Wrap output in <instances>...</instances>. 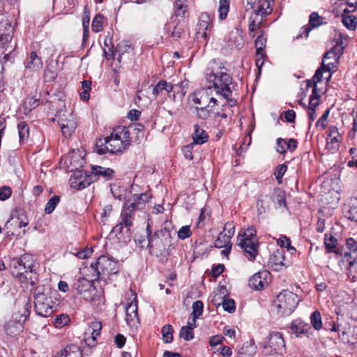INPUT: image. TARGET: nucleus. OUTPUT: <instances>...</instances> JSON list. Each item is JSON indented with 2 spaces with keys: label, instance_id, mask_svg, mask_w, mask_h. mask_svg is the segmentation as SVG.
Instances as JSON below:
<instances>
[{
  "label": "nucleus",
  "instance_id": "nucleus-1",
  "mask_svg": "<svg viewBox=\"0 0 357 357\" xmlns=\"http://www.w3.org/2000/svg\"><path fill=\"white\" fill-rule=\"evenodd\" d=\"M35 260L30 254H24L20 258L13 259L10 261L12 275L18 278L22 283L35 284L36 274L34 271Z\"/></svg>",
  "mask_w": 357,
  "mask_h": 357
},
{
  "label": "nucleus",
  "instance_id": "nucleus-2",
  "mask_svg": "<svg viewBox=\"0 0 357 357\" xmlns=\"http://www.w3.org/2000/svg\"><path fill=\"white\" fill-rule=\"evenodd\" d=\"M149 199L150 195L148 193L134 195L132 197V202L128 200L124 206L121 213V221L113 228L112 231L116 234L123 232L128 234L132 225V218L134 210Z\"/></svg>",
  "mask_w": 357,
  "mask_h": 357
},
{
  "label": "nucleus",
  "instance_id": "nucleus-3",
  "mask_svg": "<svg viewBox=\"0 0 357 357\" xmlns=\"http://www.w3.org/2000/svg\"><path fill=\"white\" fill-rule=\"evenodd\" d=\"M52 291L48 284H40L33 293L34 309L36 312L47 317L55 310L56 306L52 296Z\"/></svg>",
  "mask_w": 357,
  "mask_h": 357
},
{
  "label": "nucleus",
  "instance_id": "nucleus-4",
  "mask_svg": "<svg viewBox=\"0 0 357 357\" xmlns=\"http://www.w3.org/2000/svg\"><path fill=\"white\" fill-rule=\"evenodd\" d=\"M86 271L98 280H105L110 275H114L119 272L118 262L107 256H100L96 263L86 267Z\"/></svg>",
  "mask_w": 357,
  "mask_h": 357
},
{
  "label": "nucleus",
  "instance_id": "nucleus-5",
  "mask_svg": "<svg viewBox=\"0 0 357 357\" xmlns=\"http://www.w3.org/2000/svg\"><path fill=\"white\" fill-rule=\"evenodd\" d=\"M238 245L244 251L246 257L254 260L258 255L259 241L253 227H248L237 236Z\"/></svg>",
  "mask_w": 357,
  "mask_h": 357
},
{
  "label": "nucleus",
  "instance_id": "nucleus-6",
  "mask_svg": "<svg viewBox=\"0 0 357 357\" xmlns=\"http://www.w3.org/2000/svg\"><path fill=\"white\" fill-rule=\"evenodd\" d=\"M83 276L78 278L73 284V287L77 290L83 298L88 301H93L95 299L97 290L93 282L98 279L90 272L84 268L82 273Z\"/></svg>",
  "mask_w": 357,
  "mask_h": 357
},
{
  "label": "nucleus",
  "instance_id": "nucleus-7",
  "mask_svg": "<svg viewBox=\"0 0 357 357\" xmlns=\"http://www.w3.org/2000/svg\"><path fill=\"white\" fill-rule=\"evenodd\" d=\"M224 66H220L216 72L211 73L207 77L208 81L213 82V88L216 90V94L222 97L231 96L232 90L230 85L232 84V78L222 70Z\"/></svg>",
  "mask_w": 357,
  "mask_h": 357
},
{
  "label": "nucleus",
  "instance_id": "nucleus-8",
  "mask_svg": "<svg viewBox=\"0 0 357 357\" xmlns=\"http://www.w3.org/2000/svg\"><path fill=\"white\" fill-rule=\"evenodd\" d=\"M108 138L109 153H117L125 151L130 144V132L125 126L114 129Z\"/></svg>",
  "mask_w": 357,
  "mask_h": 357
},
{
  "label": "nucleus",
  "instance_id": "nucleus-9",
  "mask_svg": "<svg viewBox=\"0 0 357 357\" xmlns=\"http://www.w3.org/2000/svg\"><path fill=\"white\" fill-rule=\"evenodd\" d=\"M272 13L270 3L268 0H263L258 2L255 8L249 17L248 31L251 37H255V31L263 26V22Z\"/></svg>",
  "mask_w": 357,
  "mask_h": 357
},
{
  "label": "nucleus",
  "instance_id": "nucleus-10",
  "mask_svg": "<svg viewBox=\"0 0 357 357\" xmlns=\"http://www.w3.org/2000/svg\"><path fill=\"white\" fill-rule=\"evenodd\" d=\"M286 351L284 340L281 333L271 332L266 337L262 349L265 356L282 355Z\"/></svg>",
  "mask_w": 357,
  "mask_h": 357
},
{
  "label": "nucleus",
  "instance_id": "nucleus-11",
  "mask_svg": "<svg viewBox=\"0 0 357 357\" xmlns=\"http://www.w3.org/2000/svg\"><path fill=\"white\" fill-rule=\"evenodd\" d=\"M277 307L282 315H289L298 303L296 294L289 290H282L277 296Z\"/></svg>",
  "mask_w": 357,
  "mask_h": 357
},
{
  "label": "nucleus",
  "instance_id": "nucleus-12",
  "mask_svg": "<svg viewBox=\"0 0 357 357\" xmlns=\"http://www.w3.org/2000/svg\"><path fill=\"white\" fill-rule=\"evenodd\" d=\"M26 319V311L13 312L10 318L7 320L3 326L4 331L7 335L16 336L24 329V324Z\"/></svg>",
  "mask_w": 357,
  "mask_h": 357
},
{
  "label": "nucleus",
  "instance_id": "nucleus-13",
  "mask_svg": "<svg viewBox=\"0 0 357 357\" xmlns=\"http://www.w3.org/2000/svg\"><path fill=\"white\" fill-rule=\"evenodd\" d=\"M146 231L149 237L148 246L150 248H155L162 251L171 242V234L166 229L157 230L151 235V227L148 225Z\"/></svg>",
  "mask_w": 357,
  "mask_h": 357
},
{
  "label": "nucleus",
  "instance_id": "nucleus-14",
  "mask_svg": "<svg viewBox=\"0 0 357 357\" xmlns=\"http://www.w3.org/2000/svg\"><path fill=\"white\" fill-rule=\"evenodd\" d=\"M56 117L63 135L65 137H70L77 128L75 116L70 112L65 111L64 112H59Z\"/></svg>",
  "mask_w": 357,
  "mask_h": 357
},
{
  "label": "nucleus",
  "instance_id": "nucleus-15",
  "mask_svg": "<svg viewBox=\"0 0 357 357\" xmlns=\"http://www.w3.org/2000/svg\"><path fill=\"white\" fill-rule=\"evenodd\" d=\"M290 265L285 259V252L282 248L277 249L269 257L267 266L274 271H281Z\"/></svg>",
  "mask_w": 357,
  "mask_h": 357
},
{
  "label": "nucleus",
  "instance_id": "nucleus-16",
  "mask_svg": "<svg viewBox=\"0 0 357 357\" xmlns=\"http://www.w3.org/2000/svg\"><path fill=\"white\" fill-rule=\"evenodd\" d=\"M213 27L212 20L207 13H202L198 20L196 27V35L198 39H203V41L207 43L208 40V33Z\"/></svg>",
  "mask_w": 357,
  "mask_h": 357
},
{
  "label": "nucleus",
  "instance_id": "nucleus-17",
  "mask_svg": "<svg viewBox=\"0 0 357 357\" xmlns=\"http://www.w3.org/2000/svg\"><path fill=\"white\" fill-rule=\"evenodd\" d=\"M69 181L72 188L80 190L89 186L93 179H92V176L82 170H76L70 176Z\"/></svg>",
  "mask_w": 357,
  "mask_h": 357
},
{
  "label": "nucleus",
  "instance_id": "nucleus-18",
  "mask_svg": "<svg viewBox=\"0 0 357 357\" xmlns=\"http://www.w3.org/2000/svg\"><path fill=\"white\" fill-rule=\"evenodd\" d=\"M211 89V87L209 86L207 89H202L195 92L192 97V101L195 105L199 107L206 106L208 105H211V103L213 105H218V100L213 97H210L208 93V91Z\"/></svg>",
  "mask_w": 357,
  "mask_h": 357
},
{
  "label": "nucleus",
  "instance_id": "nucleus-19",
  "mask_svg": "<svg viewBox=\"0 0 357 357\" xmlns=\"http://www.w3.org/2000/svg\"><path fill=\"white\" fill-rule=\"evenodd\" d=\"M126 318L127 324L130 326H136L139 323L138 312H137V301L136 295L134 298L128 304L126 309Z\"/></svg>",
  "mask_w": 357,
  "mask_h": 357
},
{
  "label": "nucleus",
  "instance_id": "nucleus-20",
  "mask_svg": "<svg viewBox=\"0 0 357 357\" xmlns=\"http://www.w3.org/2000/svg\"><path fill=\"white\" fill-rule=\"evenodd\" d=\"M92 179H102L104 181L111 180L114 176V171L111 168H107L101 166H92L91 174Z\"/></svg>",
  "mask_w": 357,
  "mask_h": 357
},
{
  "label": "nucleus",
  "instance_id": "nucleus-21",
  "mask_svg": "<svg viewBox=\"0 0 357 357\" xmlns=\"http://www.w3.org/2000/svg\"><path fill=\"white\" fill-rule=\"evenodd\" d=\"M291 328V331L296 334L297 337H301L302 335L310 337L312 333L311 326L308 324L301 321H293Z\"/></svg>",
  "mask_w": 357,
  "mask_h": 357
},
{
  "label": "nucleus",
  "instance_id": "nucleus-22",
  "mask_svg": "<svg viewBox=\"0 0 357 357\" xmlns=\"http://www.w3.org/2000/svg\"><path fill=\"white\" fill-rule=\"evenodd\" d=\"M297 140L295 139L278 138L276 151L280 154L286 153L287 150L294 151L297 147Z\"/></svg>",
  "mask_w": 357,
  "mask_h": 357
},
{
  "label": "nucleus",
  "instance_id": "nucleus-23",
  "mask_svg": "<svg viewBox=\"0 0 357 357\" xmlns=\"http://www.w3.org/2000/svg\"><path fill=\"white\" fill-rule=\"evenodd\" d=\"M268 273L266 271L259 272L253 275L249 280V286L255 290H260L267 283L265 280Z\"/></svg>",
  "mask_w": 357,
  "mask_h": 357
},
{
  "label": "nucleus",
  "instance_id": "nucleus-24",
  "mask_svg": "<svg viewBox=\"0 0 357 357\" xmlns=\"http://www.w3.org/2000/svg\"><path fill=\"white\" fill-rule=\"evenodd\" d=\"M342 338L344 342L351 344H355L357 341V325L346 326L342 333Z\"/></svg>",
  "mask_w": 357,
  "mask_h": 357
},
{
  "label": "nucleus",
  "instance_id": "nucleus-25",
  "mask_svg": "<svg viewBox=\"0 0 357 357\" xmlns=\"http://www.w3.org/2000/svg\"><path fill=\"white\" fill-rule=\"evenodd\" d=\"M43 61L35 52H31L27 59L26 67L31 71H38L43 68Z\"/></svg>",
  "mask_w": 357,
  "mask_h": 357
},
{
  "label": "nucleus",
  "instance_id": "nucleus-26",
  "mask_svg": "<svg viewBox=\"0 0 357 357\" xmlns=\"http://www.w3.org/2000/svg\"><path fill=\"white\" fill-rule=\"evenodd\" d=\"M343 46L342 43H337L334 47H333L329 51L326 52L324 56L323 61H324V63L326 62V59H332L335 61V63H337L339 58L342 55L343 52Z\"/></svg>",
  "mask_w": 357,
  "mask_h": 357
},
{
  "label": "nucleus",
  "instance_id": "nucleus-27",
  "mask_svg": "<svg viewBox=\"0 0 357 357\" xmlns=\"http://www.w3.org/2000/svg\"><path fill=\"white\" fill-rule=\"evenodd\" d=\"M54 357H82V352L76 345H69L60 353H57Z\"/></svg>",
  "mask_w": 357,
  "mask_h": 357
},
{
  "label": "nucleus",
  "instance_id": "nucleus-28",
  "mask_svg": "<svg viewBox=\"0 0 357 357\" xmlns=\"http://www.w3.org/2000/svg\"><path fill=\"white\" fill-rule=\"evenodd\" d=\"M133 49L130 46L126 44H119L115 49V51L113 52L114 59L116 58L119 63H121L123 61V55L125 53L132 54Z\"/></svg>",
  "mask_w": 357,
  "mask_h": 357
},
{
  "label": "nucleus",
  "instance_id": "nucleus-29",
  "mask_svg": "<svg viewBox=\"0 0 357 357\" xmlns=\"http://www.w3.org/2000/svg\"><path fill=\"white\" fill-rule=\"evenodd\" d=\"M193 142L195 144H202L207 142L208 135L203 129L200 128L198 125L194 126Z\"/></svg>",
  "mask_w": 357,
  "mask_h": 357
},
{
  "label": "nucleus",
  "instance_id": "nucleus-30",
  "mask_svg": "<svg viewBox=\"0 0 357 357\" xmlns=\"http://www.w3.org/2000/svg\"><path fill=\"white\" fill-rule=\"evenodd\" d=\"M271 197L268 195H260L258 197L257 207L259 214L266 213L270 208Z\"/></svg>",
  "mask_w": 357,
  "mask_h": 357
},
{
  "label": "nucleus",
  "instance_id": "nucleus-31",
  "mask_svg": "<svg viewBox=\"0 0 357 357\" xmlns=\"http://www.w3.org/2000/svg\"><path fill=\"white\" fill-rule=\"evenodd\" d=\"M271 200L278 206H286V194L284 191L280 189L274 190L271 197Z\"/></svg>",
  "mask_w": 357,
  "mask_h": 357
},
{
  "label": "nucleus",
  "instance_id": "nucleus-32",
  "mask_svg": "<svg viewBox=\"0 0 357 357\" xmlns=\"http://www.w3.org/2000/svg\"><path fill=\"white\" fill-rule=\"evenodd\" d=\"M14 28L8 20L0 22V36H7V38H13Z\"/></svg>",
  "mask_w": 357,
  "mask_h": 357
},
{
  "label": "nucleus",
  "instance_id": "nucleus-33",
  "mask_svg": "<svg viewBox=\"0 0 357 357\" xmlns=\"http://www.w3.org/2000/svg\"><path fill=\"white\" fill-rule=\"evenodd\" d=\"M256 353V347L252 342H246L240 349L238 357H252Z\"/></svg>",
  "mask_w": 357,
  "mask_h": 357
},
{
  "label": "nucleus",
  "instance_id": "nucleus-34",
  "mask_svg": "<svg viewBox=\"0 0 357 357\" xmlns=\"http://www.w3.org/2000/svg\"><path fill=\"white\" fill-rule=\"evenodd\" d=\"M215 105H208L202 107L196 106L197 116L202 119H206L212 114V109Z\"/></svg>",
  "mask_w": 357,
  "mask_h": 357
},
{
  "label": "nucleus",
  "instance_id": "nucleus-35",
  "mask_svg": "<svg viewBox=\"0 0 357 357\" xmlns=\"http://www.w3.org/2000/svg\"><path fill=\"white\" fill-rule=\"evenodd\" d=\"M342 23L349 30H355L356 28V17L348 13H343Z\"/></svg>",
  "mask_w": 357,
  "mask_h": 357
},
{
  "label": "nucleus",
  "instance_id": "nucleus-36",
  "mask_svg": "<svg viewBox=\"0 0 357 357\" xmlns=\"http://www.w3.org/2000/svg\"><path fill=\"white\" fill-rule=\"evenodd\" d=\"M96 150L99 155L105 154L107 152L109 153V146L108 143V138L99 139L96 143Z\"/></svg>",
  "mask_w": 357,
  "mask_h": 357
},
{
  "label": "nucleus",
  "instance_id": "nucleus-37",
  "mask_svg": "<svg viewBox=\"0 0 357 357\" xmlns=\"http://www.w3.org/2000/svg\"><path fill=\"white\" fill-rule=\"evenodd\" d=\"M102 329V324L100 321H92L89 326L88 331L91 334L93 341H95L100 335Z\"/></svg>",
  "mask_w": 357,
  "mask_h": 357
},
{
  "label": "nucleus",
  "instance_id": "nucleus-38",
  "mask_svg": "<svg viewBox=\"0 0 357 357\" xmlns=\"http://www.w3.org/2000/svg\"><path fill=\"white\" fill-rule=\"evenodd\" d=\"M229 245H232L231 239L228 238L224 232H221L214 242V246L217 248H222Z\"/></svg>",
  "mask_w": 357,
  "mask_h": 357
},
{
  "label": "nucleus",
  "instance_id": "nucleus-39",
  "mask_svg": "<svg viewBox=\"0 0 357 357\" xmlns=\"http://www.w3.org/2000/svg\"><path fill=\"white\" fill-rule=\"evenodd\" d=\"M310 322L315 330L319 331L322 328V319L319 311L317 310L312 313L310 315Z\"/></svg>",
  "mask_w": 357,
  "mask_h": 357
},
{
  "label": "nucleus",
  "instance_id": "nucleus-40",
  "mask_svg": "<svg viewBox=\"0 0 357 357\" xmlns=\"http://www.w3.org/2000/svg\"><path fill=\"white\" fill-rule=\"evenodd\" d=\"M229 10V0H220L219 2V17L220 20H225L227 17Z\"/></svg>",
  "mask_w": 357,
  "mask_h": 357
},
{
  "label": "nucleus",
  "instance_id": "nucleus-41",
  "mask_svg": "<svg viewBox=\"0 0 357 357\" xmlns=\"http://www.w3.org/2000/svg\"><path fill=\"white\" fill-rule=\"evenodd\" d=\"M13 224L16 225L19 228H22L23 227H26L28 225L29 222L26 220V217H18L16 220H9L6 222L5 225V229L8 230L10 227L12 226Z\"/></svg>",
  "mask_w": 357,
  "mask_h": 357
},
{
  "label": "nucleus",
  "instance_id": "nucleus-42",
  "mask_svg": "<svg viewBox=\"0 0 357 357\" xmlns=\"http://www.w3.org/2000/svg\"><path fill=\"white\" fill-rule=\"evenodd\" d=\"M162 340L165 343H170L173 340V328L171 325H165L162 328Z\"/></svg>",
  "mask_w": 357,
  "mask_h": 357
},
{
  "label": "nucleus",
  "instance_id": "nucleus-43",
  "mask_svg": "<svg viewBox=\"0 0 357 357\" xmlns=\"http://www.w3.org/2000/svg\"><path fill=\"white\" fill-rule=\"evenodd\" d=\"M17 130L19 134V138L20 141H24L27 139L29 133V128L28 125L24 122L21 121L17 125Z\"/></svg>",
  "mask_w": 357,
  "mask_h": 357
},
{
  "label": "nucleus",
  "instance_id": "nucleus-44",
  "mask_svg": "<svg viewBox=\"0 0 357 357\" xmlns=\"http://www.w3.org/2000/svg\"><path fill=\"white\" fill-rule=\"evenodd\" d=\"M103 18H104V17L102 15L98 14L93 19L91 27H92V30L94 32L98 33L102 30Z\"/></svg>",
  "mask_w": 357,
  "mask_h": 357
},
{
  "label": "nucleus",
  "instance_id": "nucleus-45",
  "mask_svg": "<svg viewBox=\"0 0 357 357\" xmlns=\"http://www.w3.org/2000/svg\"><path fill=\"white\" fill-rule=\"evenodd\" d=\"M204 308V304L201 301H197L192 304V316L193 317V321L195 322L196 319L202 314Z\"/></svg>",
  "mask_w": 357,
  "mask_h": 357
},
{
  "label": "nucleus",
  "instance_id": "nucleus-46",
  "mask_svg": "<svg viewBox=\"0 0 357 357\" xmlns=\"http://www.w3.org/2000/svg\"><path fill=\"white\" fill-rule=\"evenodd\" d=\"M59 201L60 197L57 195H54L51 199H50L45 208V213H52L59 204Z\"/></svg>",
  "mask_w": 357,
  "mask_h": 357
},
{
  "label": "nucleus",
  "instance_id": "nucleus-47",
  "mask_svg": "<svg viewBox=\"0 0 357 357\" xmlns=\"http://www.w3.org/2000/svg\"><path fill=\"white\" fill-rule=\"evenodd\" d=\"M267 36L264 31H261L255 42L256 50H264L266 43Z\"/></svg>",
  "mask_w": 357,
  "mask_h": 357
},
{
  "label": "nucleus",
  "instance_id": "nucleus-48",
  "mask_svg": "<svg viewBox=\"0 0 357 357\" xmlns=\"http://www.w3.org/2000/svg\"><path fill=\"white\" fill-rule=\"evenodd\" d=\"M179 336L186 341H189L193 338L192 327L190 326H183L180 331Z\"/></svg>",
  "mask_w": 357,
  "mask_h": 357
},
{
  "label": "nucleus",
  "instance_id": "nucleus-49",
  "mask_svg": "<svg viewBox=\"0 0 357 357\" xmlns=\"http://www.w3.org/2000/svg\"><path fill=\"white\" fill-rule=\"evenodd\" d=\"M221 305L225 311H227L229 313H233L236 310L235 302L233 299L227 298L225 296L222 298V301Z\"/></svg>",
  "mask_w": 357,
  "mask_h": 357
},
{
  "label": "nucleus",
  "instance_id": "nucleus-50",
  "mask_svg": "<svg viewBox=\"0 0 357 357\" xmlns=\"http://www.w3.org/2000/svg\"><path fill=\"white\" fill-rule=\"evenodd\" d=\"M70 321V317L67 314H61L57 316L54 321V325L56 328H62L67 325Z\"/></svg>",
  "mask_w": 357,
  "mask_h": 357
},
{
  "label": "nucleus",
  "instance_id": "nucleus-51",
  "mask_svg": "<svg viewBox=\"0 0 357 357\" xmlns=\"http://www.w3.org/2000/svg\"><path fill=\"white\" fill-rule=\"evenodd\" d=\"M287 167L285 164H281L278 165L274 172V175L275 176L276 180L278 181V183L280 184L282 183V178L287 172Z\"/></svg>",
  "mask_w": 357,
  "mask_h": 357
},
{
  "label": "nucleus",
  "instance_id": "nucleus-52",
  "mask_svg": "<svg viewBox=\"0 0 357 357\" xmlns=\"http://www.w3.org/2000/svg\"><path fill=\"white\" fill-rule=\"evenodd\" d=\"M346 246L349 251L351 252L353 256L352 261L354 259H357V244L356 241L353 238H349L347 240Z\"/></svg>",
  "mask_w": 357,
  "mask_h": 357
},
{
  "label": "nucleus",
  "instance_id": "nucleus-53",
  "mask_svg": "<svg viewBox=\"0 0 357 357\" xmlns=\"http://www.w3.org/2000/svg\"><path fill=\"white\" fill-rule=\"evenodd\" d=\"M325 247L328 251H331L335 248L337 244V239L331 234L325 235L324 241Z\"/></svg>",
  "mask_w": 357,
  "mask_h": 357
},
{
  "label": "nucleus",
  "instance_id": "nucleus-54",
  "mask_svg": "<svg viewBox=\"0 0 357 357\" xmlns=\"http://www.w3.org/2000/svg\"><path fill=\"white\" fill-rule=\"evenodd\" d=\"M227 289L225 287H221V288L219 290V293L215 294L212 300L213 303L215 305L220 306L222 303V298L225 297V294L226 292Z\"/></svg>",
  "mask_w": 357,
  "mask_h": 357
},
{
  "label": "nucleus",
  "instance_id": "nucleus-55",
  "mask_svg": "<svg viewBox=\"0 0 357 357\" xmlns=\"http://www.w3.org/2000/svg\"><path fill=\"white\" fill-rule=\"evenodd\" d=\"M309 22L312 27H317L323 24V18L314 12L310 15Z\"/></svg>",
  "mask_w": 357,
  "mask_h": 357
},
{
  "label": "nucleus",
  "instance_id": "nucleus-56",
  "mask_svg": "<svg viewBox=\"0 0 357 357\" xmlns=\"http://www.w3.org/2000/svg\"><path fill=\"white\" fill-rule=\"evenodd\" d=\"M339 137H328L326 147L330 151H335L339 147Z\"/></svg>",
  "mask_w": 357,
  "mask_h": 357
},
{
  "label": "nucleus",
  "instance_id": "nucleus-57",
  "mask_svg": "<svg viewBox=\"0 0 357 357\" xmlns=\"http://www.w3.org/2000/svg\"><path fill=\"white\" fill-rule=\"evenodd\" d=\"M225 234L230 239L234 234L235 232V226L233 222H227L225 224L223 231Z\"/></svg>",
  "mask_w": 357,
  "mask_h": 357
},
{
  "label": "nucleus",
  "instance_id": "nucleus-58",
  "mask_svg": "<svg viewBox=\"0 0 357 357\" xmlns=\"http://www.w3.org/2000/svg\"><path fill=\"white\" fill-rule=\"evenodd\" d=\"M329 114H330V110L329 109L326 110L324 112V114H322V116L317 121L316 126L317 127L320 126L321 129H325L327 126V120H328Z\"/></svg>",
  "mask_w": 357,
  "mask_h": 357
},
{
  "label": "nucleus",
  "instance_id": "nucleus-59",
  "mask_svg": "<svg viewBox=\"0 0 357 357\" xmlns=\"http://www.w3.org/2000/svg\"><path fill=\"white\" fill-rule=\"evenodd\" d=\"M191 230L190 226H183L178 231V237L180 239H185L191 236Z\"/></svg>",
  "mask_w": 357,
  "mask_h": 357
},
{
  "label": "nucleus",
  "instance_id": "nucleus-60",
  "mask_svg": "<svg viewBox=\"0 0 357 357\" xmlns=\"http://www.w3.org/2000/svg\"><path fill=\"white\" fill-rule=\"evenodd\" d=\"M93 253V249L91 248H85L84 249L76 252L75 255L82 259H85L91 257Z\"/></svg>",
  "mask_w": 357,
  "mask_h": 357
},
{
  "label": "nucleus",
  "instance_id": "nucleus-61",
  "mask_svg": "<svg viewBox=\"0 0 357 357\" xmlns=\"http://www.w3.org/2000/svg\"><path fill=\"white\" fill-rule=\"evenodd\" d=\"M183 33V29L178 22L174 26V29L171 33V36L175 40H177L181 37Z\"/></svg>",
  "mask_w": 357,
  "mask_h": 357
},
{
  "label": "nucleus",
  "instance_id": "nucleus-62",
  "mask_svg": "<svg viewBox=\"0 0 357 357\" xmlns=\"http://www.w3.org/2000/svg\"><path fill=\"white\" fill-rule=\"evenodd\" d=\"M12 194L11 189L8 186H3L0 188V200L5 201L10 197Z\"/></svg>",
  "mask_w": 357,
  "mask_h": 357
},
{
  "label": "nucleus",
  "instance_id": "nucleus-63",
  "mask_svg": "<svg viewBox=\"0 0 357 357\" xmlns=\"http://www.w3.org/2000/svg\"><path fill=\"white\" fill-rule=\"evenodd\" d=\"M325 68V63H324V61H322V65L320 68H319L316 72H315V74L313 77V79L317 82H320L322 81V78H323V73L325 72L324 71V69Z\"/></svg>",
  "mask_w": 357,
  "mask_h": 357
},
{
  "label": "nucleus",
  "instance_id": "nucleus-64",
  "mask_svg": "<svg viewBox=\"0 0 357 357\" xmlns=\"http://www.w3.org/2000/svg\"><path fill=\"white\" fill-rule=\"evenodd\" d=\"M347 218L353 221L357 222V206H351L348 211Z\"/></svg>",
  "mask_w": 357,
  "mask_h": 357
}]
</instances>
